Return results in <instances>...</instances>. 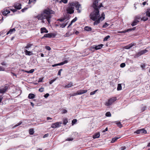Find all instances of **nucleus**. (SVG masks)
<instances>
[{"mask_svg": "<svg viewBox=\"0 0 150 150\" xmlns=\"http://www.w3.org/2000/svg\"><path fill=\"white\" fill-rule=\"evenodd\" d=\"M54 11L49 8L44 9L41 13L38 15L36 17L39 20H42L41 22L44 23V19H46L49 23H50V19L52 17V14H53Z\"/></svg>", "mask_w": 150, "mask_h": 150, "instance_id": "obj_1", "label": "nucleus"}, {"mask_svg": "<svg viewBox=\"0 0 150 150\" xmlns=\"http://www.w3.org/2000/svg\"><path fill=\"white\" fill-rule=\"evenodd\" d=\"M90 18L93 21H95L99 18L100 14L98 9H94V11L91 13L90 15Z\"/></svg>", "mask_w": 150, "mask_h": 150, "instance_id": "obj_2", "label": "nucleus"}, {"mask_svg": "<svg viewBox=\"0 0 150 150\" xmlns=\"http://www.w3.org/2000/svg\"><path fill=\"white\" fill-rule=\"evenodd\" d=\"M74 8L73 6V3L69 4V6L67 9L66 11L67 13L71 14L73 13L74 11Z\"/></svg>", "mask_w": 150, "mask_h": 150, "instance_id": "obj_3", "label": "nucleus"}, {"mask_svg": "<svg viewBox=\"0 0 150 150\" xmlns=\"http://www.w3.org/2000/svg\"><path fill=\"white\" fill-rule=\"evenodd\" d=\"M117 100L115 97H113L110 98L108 101L105 102V105L107 106H109L111 105L113 103Z\"/></svg>", "mask_w": 150, "mask_h": 150, "instance_id": "obj_4", "label": "nucleus"}, {"mask_svg": "<svg viewBox=\"0 0 150 150\" xmlns=\"http://www.w3.org/2000/svg\"><path fill=\"white\" fill-rule=\"evenodd\" d=\"M102 16L99 17L98 19L96 20L95 21V22L93 23V25H97L100 22V21H102L104 20L105 19V15L103 13L102 14Z\"/></svg>", "mask_w": 150, "mask_h": 150, "instance_id": "obj_5", "label": "nucleus"}, {"mask_svg": "<svg viewBox=\"0 0 150 150\" xmlns=\"http://www.w3.org/2000/svg\"><path fill=\"white\" fill-rule=\"evenodd\" d=\"M87 91V90H80L78 91L76 93H72L71 94V96H74L79 95H81L86 93Z\"/></svg>", "mask_w": 150, "mask_h": 150, "instance_id": "obj_6", "label": "nucleus"}, {"mask_svg": "<svg viewBox=\"0 0 150 150\" xmlns=\"http://www.w3.org/2000/svg\"><path fill=\"white\" fill-rule=\"evenodd\" d=\"M147 50H141L136 53L134 55V57L135 58H137L145 53L147 52Z\"/></svg>", "mask_w": 150, "mask_h": 150, "instance_id": "obj_7", "label": "nucleus"}, {"mask_svg": "<svg viewBox=\"0 0 150 150\" xmlns=\"http://www.w3.org/2000/svg\"><path fill=\"white\" fill-rule=\"evenodd\" d=\"M9 87V86L7 84L5 85L4 87H0V93H5Z\"/></svg>", "mask_w": 150, "mask_h": 150, "instance_id": "obj_8", "label": "nucleus"}, {"mask_svg": "<svg viewBox=\"0 0 150 150\" xmlns=\"http://www.w3.org/2000/svg\"><path fill=\"white\" fill-rule=\"evenodd\" d=\"M56 35V34L54 33H49L45 34L42 38H54L55 37Z\"/></svg>", "mask_w": 150, "mask_h": 150, "instance_id": "obj_9", "label": "nucleus"}, {"mask_svg": "<svg viewBox=\"0 0 150 150\" xmlns=\"http://www.w3.org/2000/svg\"><path fill=\"white\" fill-rule=\"evenodd\" d=\"M62 124L61 122H57L53 123L51 125V127L52 128H55L57 127H59L61 126L60 125Z\"/></svg>", "mask_w": 150, "mask_h": 150, "instance_id": "obj_10", "label": "nucleus"}, {"mask_svg": "<svg viewBox=\"0 0 150 150\" xmlns=\"http://www.w3.org/2000/svg\"><path fill=\"white\" fill-rule=\"evenodd\" d=\"M103 45L102 44L99 45H94L92 46H91L90 47V50H91L92 49H95L96 50H99L101 49L103 47Z\"/></svg>", "mask_w": 150, "mask_h": 150, "instance_id": "obj_11", "label": "nucleus"}, {"mask_svg": "<svg viewBox=\"0 0 150 150\" xmlns=\"http://www.w3.org/2000/svg\"><path fill=\"white\" fill-rule=\"evenodd\" d=\"M134 133H136L137 134H146L147 133V131L146 130L143 128L142 129H137L134 132Z\"/></svg>", "mask_w": 150, "mask_h": 150, "instance_id": "obj_12", "label": "nucleus"}, {"mask_svg": "<svg viewBox=\"0 0 150 150\" xmlns=\"http://www.w3.org/2000/svg\"><path fill=\"white\" fill-rule=\"evenodd\" d=\"M100 0H94L93 3V6L94 9H98L97 7L98 5V1Z\"/></svg>", "mask_w": 150, "mask_h": 150, "instance_id": "obj_13", "label": "nucleus"}, {"mask_svg": "<svg viewBox=\"0 0 150 150\" xmlns=\"http://www.w3.org/2000/svg\"><path fill=\"white\" fill-rule=\"evenodd\" d=\"M15 9L20 10L21 8V5L20 3L18 2L15 3L13 6Z\"/></svg>", "mask_w": 150, "mask_h": 150, "instance_id": "obj_14", "label": "nucleus"}, {"mask_svg": "<svg viewBox=\"0 0 150 150\" xmlns=\"http://www.w3.org/2000/svg\"><path fill=\"white\" fill-rule=\"evenodd\" d=\"M68 62V61L67 60H65L63 62H60V63L55 64L52 65L53 67H56L57 66L62 65L64 64H67Z\"/></svg>", "mask_w": 150, "mask_h": 150, "instance_id": "obj_15", "label": "nucleus"}, {"mask_svg": "<svg viewBox=\"0 0 150 150\" xmlns=\"http://www.w3.org/2000/svg\"><path fill=\"white\" fill-rule=\"evenodd\" d=\"M135 44L134 43H131V44L125 46V48L126 49H130V48L134 46H135Z\"/></svg>", "mask_w": 150, "mask_h": 150, "instance_id": "obj_16", "label": "nucleus"}, {"mask_svg": "<svg viewBox=\"0 0 150 150\" xmlns=\"http://www.w3.org/2000/svg\"><path fill=\"white\" fill-rule=\"evenodd\" d=\"M10 11L9 10L4 9V11L2 12V14L4 16H6L7 14L10 13Z\"/></svg>", "mask_w": 150, "mask_h": 150, "instance_id": "obj_17", "label": "nucleus"}, {"mask_svg": "<svg viewBox=\"0 0 150 150\" xmlns=\"http://www.w3.org/2000/svg\"><path fill=\"white\" fill-rule=\"evenodd\" d=\"M48 32V31L45 27L41 28L40 29L41 33H47Z\"/></svg>", "mask_w": 150, "mask_h": 150, "instance_id": "obj_18", "label": "nucleus"}, {"mask_svg": "<svg viewBox=\"0 0 150 150\" xmlns=\"http://www.w3.org/2000/svg\"><path fill=\"white\" fill-rule=\"evenodd\" d=\"M24 52L25 54L26 55L30 56L32 54V52L31 51H28L27 50L25 49Z\"/></svg>", "mask_w": 150, "mask_h": 150, "instance_id": "obj_19", "label": "nucleus"}, {"mask_svg": "<svg viewBox=\"0 0 150 150\" xmlns=\"http://www.w3.org/2000/svg\"><path fill=\"white\" fill-rule=\"evenodd\" d=\"M139 22V21L138 20L136 19H134V20L133 22L131 24V25L132 26H134L136 25H137V23Z\"/></svg>", "mask_w": 150, "mask_h": 150, "instance_id": "obj_20", "label": "nucleus"}, {"mask_svg": "<svg viewBox=\"0 0 150 150\" xmlns=\"http://www.w3.org/2000/svg\"><path fill=\"white\" fill-rule=\"evenodd\" d=\"M100 134L99 132H97L96 133L93 135V138L94 139L98 138L99 137Z\"/></svg>", "mask_w": 150, "mask_h": 150, "instance_id": "obj_21", "label": "nucleus"}, {"mask_svg": "<svg viewBox=\"0 0 150 150\" xmlns=\"http://www.w3.org/2000/svg\"><path fill=\"white\" fill-rule=\"evenodd\" d=\"M73 85L72 83L71 82H70L67 85H65L64 86V88H71V87L73 86Z\"/></svg>", "mask_w": 150, "mask_h": 150, "instance_id": "obj_22", "label": "nucleus"}, {"mask_svg": "<svg viewBox=\"0 0 150 150\" xmlns=\"http://www.w3.org/2000/svg\"><path fill=\"white\" fill-rule=\"evenodd\" d=\"M121 137L120 136H119V137H115L114 138H112L111 142V143H114L115 142L117 139H118L120 138Z\"/></svg>", "mask_w": 150, "mask_h": 150, "instance_id": "obj_23", "label": "nucleus"}, {"mask_svg": "<svg viewBox=\"0 0 150 150\" xmlns=\"http://www.w3.org/2000/svg\"><path fill=\"white\" fill-rule=\"evenodd\" d=\"M16 31L15 28H13L12 29H11L6 33L7 35H8L12 33L13 32H14Z\"/></svg>", "mask_w": 150, "mask_h": 150, "instance_id": "obj_24", "label": "nucleus"}, {"mask_svg": "<svg viewBox=\"0 0 150 150\" xmlns=\"http://www.w3.org/2000/svg\"><path fill=\"white\" fill-rule=\"evenodd\" d=\"M85 30L87 31H91L92 30L91 28L89 26H86L84 28Z\"/></svg>", "mask_w": 150, "mask_h": 150, "instance_id": "obj_25", "label": "nucleus"}, {"mask_svg": "<svg viewBox=\"0 0 150 150\" xmlns=\"http://www.w3.org/2000/svg\"><path fill=\"white\" fill-rule=\"evenodd\" d=\"M35 97V95L33 93H30L28 95V98L29 99H33Z\"/></svg>", "mask_w": 150, "mask_h": 150, "instance_id": "obj_26", "label": "nucleus"}, {"mask_svg": "<svg viewBox=\"0 0 150 150\" xmlns=\"http://www.w3.org/2000/svg\"><path fill=\"white\" fill-rule=\"evenodd\" d=\"M33 45V44H27V45L25 47V49H26V50H29V48H30Z\"/></svg>", "mask_w": 150, "mask_h": 150, "instance_id": "obj_27", "label": "nucleus"}, {"mask_svg": "<svg viewBox=\"0 0 150 150\" xmlns=\"http://www.w3.org/2000/svg\"><path fill=\"white\" fill-rule=\"evenodd\" d=\"M116 124L117 125V126L119 128H121L122 127V125L121 124L120 122L115 121Z\"/></svg>", "mask_w": 150, "mask_h": 150, "instance_id": "obj_28", "label": "nucleus"}, {"mask_svg": "<svg viewBox=\"0 0 150 150\" xmlns=\"http://www.w3.org/2000/svg\"><path fill=\"white\" fill-rule=\"evenodd\" d=\"M146 13V16L150 17V9H147Z\"/></svg>", "mask_w": 150, "mask_h": 150, "instance_id": "obj_29", "label": "nucleus"}, {"mask_svg": "<svg viewBox=\"0 0 150 150\" xmlns=\"http://www.w3.org/2000/svg\"><path fill=\"white\" fill-rule=\"evenodd\" d=\"M67 122H68L67 119L66 118H63V124L65 125Z\"/></svg>", "mask_w": 150, "mask_h": 150, "instance_id": "obj_30", "label": "nucleus"}, {"mask_svg": "<svg viewBox=\"0 0 150 150\" xmlns=\"http://www.w3.org/2000/svg\"><path fill=\"white\" fill-rule=\"evenodd\" d=\"M122 89V86L120 84H118L117 85V91H120Z\"/></svg>", "mask_w": 150, "mask_h": 150, "instance_id": "obj_31", "label": "nucleus"}, {"mask_svg": "<svg viewBox=\"0 0 150 150\" xmlns=\"http://www.w3.org/2000/svg\"><path fill=\"white\" fill-rule=\"evenodd\" d=\"M36 2V0H29L28 4H30L33 3V4H34Z\"/></svg>", "mask_w": 150, "mask_h": 150, "instance_id": "obj_32", "label": "nucleus"}, {"mask_svg": "<svg viewBox=\"0 0 150 150\" xmlns=\"http://www.w3.org/2000/svg\"><path fill=\"white\" fill-rule=\"evenodd\" d=\"M148 20V18L146 16L143 17L141 18V20L144 21H146Z\"/></svg>", "mask_w": 150, "mask_h": 150, "instance_id": "obj_33", "label": "nucleus"}, {"mask_svg": "<svg viewBox=\"0 0 150 150\" xmlns=\"http://www.w3.org/2000/svg\"><path fill=\"white\" fill-rule=\"evenodd\" d=\"M29 133L30 134L33 135L34 133V130L33 129H31L29 130Z\"/></svg>", "mask_w": 150, "mask_h": 150, "instance_id": "obj_34", "label": "nucleus"}, {"mask_svg": "<svg viewBox=\"0 0 150 150\" xmlns=\"http://www.w3.org/2000/svg\"><path fill=\"white\" fill-rule=\"evenodd\" d=\"M67 112V110H66L64 109H62V112L61 113L62 114H65Z\"/></svg>", "mask_w": 150, "mask_h": 150, "instance_id": "obj_35", "label": "nucleus"}, {"mask_svg": "<svg viewBox=\"0 0 150 150\" xmlns=\"http://www.w3.org/2000/svg\"><path fill=\"white\" fill-rule=\"evenodd\" d=\"M68 0H61L60 1H59V3H62V2H63L64 4H66L67 3Z\"/></svg>", "mask_w": 150, "mask_h": 150, "instance_id": "obj_36", "label": "nucleus"}, {"mask_svg": "<svg viewBox=\"0 0 150 150\" xmlns=\"http://www.w3.org/2000/svg\"><path fill=\"white\" fill-rule=\"evenodd\" d=\"M110 38V35H108L105 37L103 41H107L108 39H109Z\"/></svg>", "mask_w": 150, "mask_h": 150, "instance_id": "obj_37", "label": "nucleus"}, {"mask_svg": "<svg viewBox=\"0 0 150 150\" xmlns=\"http://www.w3.org/2000/svg\"><path fill=\"white\" fill-rule=\"evenodd\" d=\"M77 121V120L76 119H73L72 121V125H74Z\"/></svg>", "mask_w": 150, "mask_h": 150, "instance_id": "obj_38", "label": "nucleus"}, {"mask_svg": "<svg viewBox=\"0 0 150 150\" xmlns=\"http://www.w3.org/2000/svg\"><path fill=\"white\" fill-rule=\"evenodd\" d=\"M67 23L66 24L62 23L60 27L62 28H64L67 25Z\"/></svg>", "mask_w": 150, "mask_h": 150, "instance_id": "obj_39", "label": "nucleus"}, {"mask_svg": "<svg viewBox=\"0 0 150 150\" xmlns=\"http://www.w3.org/2000/svg\"><path fill=\"white\" fill-rule=\"evenodd\" d=\"M135 29H136V27H133V28H132L128 29H127V31L128 32L130 31H132V30H134Z\"/></svg>", "mask_w": 150, "mask_h": 150, "instance_id": "obj_40", "label": "nucleus"}, {"mask_svg": "<svg viewBox=\"0 0 150 150\" xmlns=\"http://www.w3.org/2000/svg\"><path fill=\"white\" fill-rule=\"evenodd\" d=\"M109 25V24L106 23H105L102 26L103 28H105Z\"/></svg>", "mask_w": 150, "mask_h": 150, "instance_id": "obj_41", "label": "nucleus"}, {"mask_svg": "<svg viewBox=\"0 0 150 150\" xmlns=\"http://www.w3.org/2000/svg\"><path fill=\"white\" fill-rule=\"evenodd\" d=\"M22 122L21 121H20L19 123H18L16 125L14 126V127H16L20 125H21L22 123Z\"/></svg>", "mask_w": 150, "mask_h": 150, "instance_id": "obj_42", "label": "nucleus"}, {"mask_svg": "<svg viewBox=\"0 0 150 150\" xmlns=\"http://www.w3.org/2000/svg\"><path fill=\"white\" fill-rule=\"evenodd\" d=\"M57 79V78H55L52 80H51L49 82V83L50 84H52L53 82H54Z\"/></svg>", "mask_w": 150, "mask_h": 150, "instance_id": "obj_43", "label": "nucleus"}, {"mask_svg": "<svg viewBox=\"0 0 150 150\" xmlns=\"http://www.w3.org/2000/svg\"><path fill=\"white\" fill-rule=\"evenodd\" d=\"M105 115L107 117H110L111 116V114L110 112H107L106 113Z\"/></svg>", "mask_w": 150, "mask_h": 150, "instance_id": "obj_44", "label": "nucleus"}, {"mask_svg": "<svg viewBox=\"0 0 150 150\" xmlns=\"http://www.w3.org/2000/svg\"><path fill=\"white\" fill-rule=\"evenodd\" d=\"M98 90L97 89V90H96L94 91L91 92L90 93V95H94L96 93V92L98 91Z\"/></svg>", "mask_w": 150, "mask_h": 150, "instance_id": "obj_45", "label": "nucleus"}, {"mask_svg": "<svg viewBox=\"0 0 150 150\" xmlns=\"http://www.w3.org/2000/svg\"><path fill=\"white\" fill-rule=\"evenodd\" d=\"M39 91L40 92H42L44 91V88L41 87L39 89Z\"/></svg>", "mask_w": 150, "mask_h": 150, "instance_id": "obj_46", "label": "nucleus"}, {"mask_svg": "<svg viewBox=\"0 0 150 150\" xmlns=\"http://www.w3.org/2000/svg\"><path fill=\"white\" fill-rule=\"evenodd\" d=\"M127 32H128L127 29L126 30H124V31H120L118 32V33H125Z\"/></svg>", "mask_w": 150, "mask_h": 150, "instance_id": "obj_47", "label": "nucleus"}, {"mask_svg": "<svg viewBox=\"0 0 150 150\" xmlns=\"http://www.w3.org/2000/svg\"><path fill=\"white\" fill-rule=\"evenodd\" d=\"M146 107L145 106H144L141 108V110L142 112H143L145 111L146 109Z\"/></svg>", "mask_w": 150, "mask_h": 150, "instance_id": "obj_48", "label": "nucleus"}, {"mask_svg": "<svg viewBox=\"0 0 150 150\" xmlns=\"http://www.w3.org/2000/svg\"><path fill=\"white\" fill-rule=\"evenodd\" d=\"M125 66V64L124 63H121L120 65V67L121 68H123Z\"/></svg>", "mask_w": 150, "mask_h": 150, "instance_id": "obj_49", "label": "nucleus"}, {"mask_svg": "<svg viewBox=\"0 0 150 150\" xmlns=\"http://www.w3.org/2000/svg\"><path fill=\"white\" fill-rule=\"evenodd\" d=\"M45 48L48 50H51V47L49 46H46Z\"/></svg>", "mask_w": 150, "mask_h": 150, "instance_id": "obj_50", "label": "nucleus"}, {"mask_svg": "<svg viewBox=\"0 0 150 150\" xmlns=\"http://www.w3.org/2000/svg\"><path fill=\"white\" fill-rule=\"evenodd\" d=\"M28 8H27V7H25L24 8H23L22 9H21V11L22 12H24L25 11H26L28 9Z\"/></svg>", "mask_w": 150, "mask_h": 150, "instance_id": "obj_51", "label": "nucleus"}, {"mask_svg": "<svg viewBox=\"0 0 150 150\" xmlns=\"http://www.w3.org/2000/svg\"><path fill=\"white\" fill-rule=\"evenodd\" d=\"M34 69H32L30 70V71H27V72L28 73H32L34 72Z\"/></svg>", "mask_w": 150, "mask_h": 150, "instance_id": "obj_52", "label": "nucleus"}, {"mask_svg": "<svg viewBox=\"0 0 150 150\" xmlns=\"http://www.w3.org/2000/svg\"><path fill=\"white\" fill-rule=\"evenodd\" d=\"M126 149V147L125 146H122L120 149V150H125Z\"/></svg>", "mask_w": 150, "mask_h": 150, "instance_id": "obj_53", "label": "nucleus"}, {"mask_svg": "<svg viewBox=\"0 0 150 150\" xmlns=\"http://www.w3.org/2000/svg\"><path fill=\"white\" fill-rule=\"evenodd\" d=\"M62 71V69H60L59 70V71L58 72V75H59V76H60L61 75V72Z\"/></svg>", "mask_w": 150, "mask_h": 150, "instance_id": "obj_54", "label": "nucleus"}, {"mask_svg": "<svg viewBox=\"0 0 150 150\" xmlns=\"http://www.w3.org/2000/svg\"><path fill=\"white\" fill-rule=\"evenodd\" d=\"M0 71H5V68L2 67L0 66Z\"/></svg>", "mask_w": 150, "mask_h": 150, "instance_id": "obj_55", "label": "nucleus"}, {"mask_svg": "<svg viewBox=\"0 0 150 150\" xmlns=\"http://www.w3.org/2000/svg\"><path fill=\"white\" fill-rule=\"evenodd\" d=\"M77 19L76 17H75L74 19H73L71 21L73 23L75 22L77 20Z\"/></svg>", "mask_w": 150, "mask_h": 150, "instance_id": "obj_56", "label": "nucleus"}, {"mask_svg": "<svg viewBox=\"0 0 150 150\" xmlns=\"http://www.w3.org/2000/svg\"><path fill=\"white\" fill-rule=\"evenodd\" d=\"M73 139L72 138H68L66 139L68 141H72Z\"/></svg>", "mask_w": 150, "mask_h": 150, "instance_id": "obj_57", "label": "nucleus"}, {"mask_svg": "<svg viewBox=\"0 0 150 150\" xmlns=\"http://www.w3.org/2000/svg\"><path fill=\"white\" fill-rule=\"evenodd\" d=\"M43 78H40L39 79L38 81V82L39 83L40 82H41L42 81Z\"/></svg>", "mask_w": 150, "mask_h": 150, "instance_id": "obj_58", "label": "nucleus"}, {"mask_svg": "<svg viewBox=\"0 0 150 150\" xmlns=\"http://www.w3.org/2000/svg\"><path fill=\"white\" fill-rule=\"evenodd\" d=\"M49 96V94L48 93H47L44 95V96L45 98H47Z\"/></svg>", "mask_w": 150, "mask_h": 150, "instance_id": "obj_59", "label": "nucleus"}, {"mask_svg": "<svg viewBox=\"0 0 150 150\" xmlns=\"http://www.w3.org/2000/svg\"><path fill=\"white\" fill-rule=\"evenodd\" d=\"M141 17L139 16H137L135 17V19H136L137 20L140 19H141Z\"/></svg>", "mask_w": 150, "mask_h": 150, "instance_id": "obj_60", "label": "nucleus"}, {"mask_svg": "<svg viewBox=\"0 0 150 150\" xmlns=\"http://www.w3.org/2000/svg\"><path fill=\"white\" fill-rule=\"evenodd\" d=\"M74 32L77 35H78L79 33V32L78 31L76 30H74Z\"/></svg>", "mask_w": 150, "mask_h": 150, "instance_id": "obj_61", "label": "nucleus"}, {"mask_svg": "<svg viewBox=\"0 0 150 150\" xmlns=\"http://www.w3.org/2000/svg\"><path fill=\"white\" fill-rule=\"evenodd\" d=\"M102 6V5L101 3L99 5H98V7H97L98 8V9L99 8H100V7Z\"/></svg>", "mask_w": 150, "mask_h": 150, "instance_id": "obj_62", "label": "nucleus"}, {"mask_svg": "<svg viewBox=\"0 0 150 150\" xmlns=\"http://www.w3.org/2000/svg\"><path fill=\"white\" fill-rule=\"evenodd\" d=\"M141 67L143 69H145V64H143V65H142L141 66Z\"/></svg>", "mask_w": 150, "mask_h": 150, "instance_id": "obj_63", "label": "nucleus"}, {"mask_svg": "<svg viewBox=\"0 0 150 150\" xmlns=\"http://www.w3.org/2000/svg\"><path fill=\"white\" fill-rule=\"evenodd\" d=\"M108 130V127H106L105 129L103 130L102 132H105L107 131Z\"/></svg>", "mask_w": 150, "mask_h": 150, "instance_id": "obj_64", "label": "nucleus"}]
</instances>
